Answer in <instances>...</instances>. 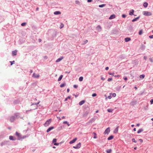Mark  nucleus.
Segmentation results:
<instances>
[{
	"instance_id": "1",
	"label": "nucleus",
	"mask_w": 153,
	"mask_h": 153,
	"mask_svg": "<svg viewBox=\"0 0 153 153\" xmlns=\"http://www.w3.org/2000/svg\"><path fill=\"white\" fill-rule=\"evenodd\" d=\"M51 122V119H49L48 120L45 122V123L44 124V126L45 127L47 126H49V125L50 124Z\"/></svg>"
},
{
	"instance_id": "2",
	"label": "nucleus",
	"mask_w": 153,
	"mask_h": 153,
	"mask_svg": "<svg viewBox=\"0 0 153 153\" xmlns=\"http://www.w3.org/2000/svg\"><path fill=\"white\" fill-rule=\"evenodd\" d=\"M143 15L146 16H150L152 15V13L151 12L148 11H143Z\"/></svg>"
},
{
	"instance_id": "3",
	"label": "nucleus",
	"mask_w": 153,
	"mask_h": 153,
	"mask_svg": "<svg viewBox=\"0 0 153 153\" xmlns=\"http://www.w3.org/2000/svg\"><path fill=\"white\" fill-rule=\"evenodd\" d=\"M81 146V143H79L76 146H74L73 147L75 149H78L80 148Z\"/></svg>"
},
{
	"instance_id": "4",
	"label": "nucleus",
	"mask_w": 153,
	"mask_h": 153,
	"mask_svg": "<svg viewBox=\"0 0 153 153\" xmlns=\"http://www.w3.org/2000/svg\"><path fill=\"white\" fill-rule=\"evenodd\" d=\"M110 128L109 127L104 132V134L105 135L106 134H108L110 131Z\"/></svg>"
},
{
	"instance_id": "5",
	"label": "nucleus",
	"mask_w": 153,
	"mask_h": 153,
	"mask_svg": "<svg viewBox=\"0 0 153 153\" xmlns=\"http://www.w3.org/2000/svg\"><path fill=\"white\" fill-rule=\"evenodd\" d=\"M17 117V116L16 115H15L13 116H12L10 118V121L12 122H13L15 119Z\"/></svg>"
},
{
	"instance_id": "6",
	"label": "nucleus",
	"mask_w": 153,
	"mask_h": 153,
	"mask_svg": "<svg viewBox=\"0 0 153 153\" xmlns=\"http://www.w3.org/2000/svg\"><path fill=\"white\" fill-rule=\"evenodd\" d=\"M39 75L38 74H36L35 73H34L33 75V76L35 78H38L39 77Z\"/></svg>"
},
{
	"instance_id": "7",
	"label": "nucleus",
	"mask_w": 153,
	"mask_h": 153,
	"mask_svg": "<svg viewBox=\"0 0 153 153\" xmlns=\"http://www.w3.org/2000/svg\"><path fill=\"white\" fill-rule=\"evenodd\" d=\"M56 139H54L53 140L52 143H53L54 145L58 146L59 145V143H56Z\"/></svg>"
},
{
	"instance_id": "8",
	"label": "nucleus",
	"mask_w": 153,
	"mask_h": 153,
	"mask_svg": "<svg viewBox=\"0 0 153 153\" xmlns=\"http://www.w3.org/2000/svg\"><path fill=\"white\" fill-rule=\"evenodd\" d=\"M77 140V138H74V139L73 140L70 141L69 142V143L70 144H73V143H74L76 140Z\"/></svg>"
},
{
	"instance_id": "9",
	"label": "nucleus",
	"mask_w": 153,
	"mask_h": 153,
	"mask_svg": "<svg viewBox=\"0 0 153 153\" xmlns=\"http://www.w3.org/2000/svg\"><path fill=\"white\" fill-rule=\"evenodd\" d=\"M116 17L115 15L114 14L111 15L109 18V19H114Z\"/></svg>"
},
{
	"instance_id": "10",
	"label": "nucleus",
	"mask_w": 153,
	"mask_h": 153,
	"mask_svg": "<svg viewBox=\"0 0 153 153\" xmlns=\"http://www.w3.org/2000/svg\"><path fill=\"white\" fill-rule=\"evenodd\" d=\"M119 126H117L115 129L114 131V134H116L118 132V131Z\"/></svg>"
},
{
	"instance_id": "11",
	"label": "nucleus",
	"mask_w": 153,
	"mask_h": 153,
	"mask_svg": "<svg viewBox=\"0 0 153 153\" xmlns=\"http://www.w3.org/2000/svg\"><path fill=\"white\" fill-rule=\"evenodd\" d=\"M63 57H61L60 58H59L57 59L56 60V62H60V61H61L63 59Z\"/></svg>"
},
{
	"instance_id": "12",
	"label": "nucleus",
	"mask_w": 153,
	"mask_h": 153,
	"mask_svg": "<svg viewBox=\"0 0 153 153\" xmlns=\"http://www.w3.org/2000/svg\"><path fill=\"white\" fill-rule=\"evenodd\" d=\"M9 139L10 140H16L15 137H13V136H10L9 137Z\"/></svg>"
},
{
	"instance_id": "13",
	"label": "nucleus",
	"mask_w": 153,
	"mask_h": 153,
	"mask_svg": "<svg viewBox=\"0 0 153 153\" xmlns=\"http://www.w3.org/2000/svg\"><path fill=\"white\" fill-rule=\"evenodd\" d=\"M54 128L53 127H51L49 128L47 130V132H49L50 131H51L52 129H53Z\"/></svg>"
},
{
	"instance_id": "14",
	"label": "nucleus",
	"mask_w": 153,
	"mask_h": 153,
	"mask_svg": "<svg viewBox=\"0 0 153 153\" xmlns=\"http://www.w3.org/2000/svg\"><path fill=\"white\" fill-rule=\"evenodd\" d=\"M17 51L15 50L14 51H13L12 52V55L13 56H16L17 54Z\"/></svg>"
},
{
	"instance_id": "15",
	"label": "nucleus",
	"mask_w": 153,
	"mask_h": 153,
	"mask_svg": "<svg viewBox=\"0 0 153 153\" xmlns=\"http://www.w3.org/2000/svg\"><path fill=\"white\" fill-rule=\"evenodd\" d=\"M85 102V101L84 100H82L79 103V104L80 105H83Z\"/></svg>"
},
{
	"instance_id": "16",
	"label": "nucleus",
	"mask_w": 153,
	"mask_h": 153,
	"mask_svg": "<svg viewBox=\"0 0 153 153\" xmlns=\"http://www.w3.org/2000/svg\"><path fill=\"white\" fill-rule=\"evenodd\" d=\"M131 40V38H130L127 37L125 39V40L126 42H128L130 41Z\"/></svg>"
},
{
	"instance_id": "17",
	"label": "nucleus",
	"mask_w": 153,
	"mask_h": 153,
	"mask_svg": "<svg viewBox=\"0 0 153 153\" xmlns=\"http://www.w3.org/2000/svg\"><path fill=\"white\" fill-rule=\"evenodd\" d=\"M61 13L60 12L58 11H55L54 13V14L55 15H59Z\"/></svg>"
},
{
	"instance_id": "18",
	"label": "nucleus",
	"mask_w": 153,
	"mask_h": 153,
	"mask_svg": "<svg viewBox=\"0 0 153 153\" xmlns=\"http://www.w3.org/2000/svg\"><path fill=\"white\" fill-rule=\"evenodd\" d=\"M134 12V10H131L129 13V14L130 15H133V14Z\"/></svg>"
},
{
	"instance_id": "19",
	"label": "nucleus",
	"mask_w": 153,
	"mask_h": 153,
	"mask_svg": "<svg viewBox=\"0 0 153 153\" xmlns=\"http://www.w3.org/2000/svg\"><path fill=\"white\" fill-rule=\"evenodd\" d=\"M114 138L113 136L111 135L110 136H109L108 138V140H112Z\"/></svg>"
},
{
	"instance_id": "20",
	"label": "nucleus",
	"mask_w": 153,
	"mask_h": 153,
	"mask_svg": "<svg viewBox=\"0 0 153 153\" xmlns=\"http://www.w3.org/2000/svg\"><path fill=\"white\" fill-rule=\"evenodd\" d=\"M66 85V83H64L61 84L60 85V87L61 88H62V87H64V86H65Z\"/></svg>"
},
{
	"instance_id": "21",
	"label": "nucleus",
	"mask_w": 153,
	"mask_h": 153,
	"mask_svg": "<svg viewBox=\"0 0 153 153\" xmlns=\"http://www.w3.org/2000/svg\"><path fill=\"white\" fill-rule=\"evenodd\" d=\"M148 3L146 2H144V3H143V6L145 7H147L148 6Z\"/></svg>"
},
{
	"instance_id": "22",
	"label": "nucleus",
	"mask_w": 153,
	"mask_h": 153,
	"mask_svg": "<svg viewBox=\"0 0 153 153\" xmlns=\"http://www.w3.org/2000/svg\"><path fill=\"white\" fill-rule=\"evenodd\" d=\"M63 77V75H61L59 77V79H58V81H60L62 79V78Z\"/></svg>"
},
{
	"instance_id": "23",
	"label": "nucleus",
	"mask_w": 153,
	"mask_h": 153,
	"mask_svg": "<svg viewBox=\"0 0 153 153\" xmlns=\"http://www.w3.org/2000/svg\"><path fill=\"white\" fill-rule=\"evenodd\" d=\"M16 136H18L19 137H21L19 133L17 132H16Z\"/></svg>"
},
{
	"instance_id": "24",
	"label": "nucleus",
	"mask_w": 153,
	"mask_h": 153,
	"mask_svg": "<svg viewBox=\"0 0 153 153\" xmlns=\"http://www.w3.org/2000/svg\"><path fill=\"white\" fill-rule=\"evenodd\" d=\"M143 131V129H139L137 131V133L139 134L141 132Z\"/></svg>"
},
{
	"instance_id": "25",
	"label": "nucleus",
	"mask_w": 153,
	"mask_h": 153,
	"mask_svg": "<svg viewBox=\"0 0 153 153\" xmlns=\"http://www.w3.org/2000/svg\"><path fill=\"white\" fill-rule=\"evenodd\" d=\"M143 32V30H140L139 32V34L140 35H141L142 34Z\"/></svg>"
},
{
	"instance_id": "26",
	"label": "nucleus",
	"mask_w": 153,
	"mask_h": 153,
	"mask_svg": "<svg viewBox=\"0 0 153 153\" xmlns=\"http://www.w3.org/2000/svg\"><path fill=\"white\" fill-rule=\"evenodd\" d=\"M107 111L109 112H112L113 111V110L112 109H108L107 110Z\"/></svg>"
},
{
	"instance_id": "27",
	"label": "nucleus",
	"mask_w": 153,
	"mask_h": 153,
	"mask_svg": "<svg viewBox=\"0 0 153 153\" xmlns=\"http://www.w3.org/2000/svg\"><path fill=\"white\" fill-rule=\"evenodd\" d=\"M106 5L105 4H101V5H100L99 6L100 7H104Z\"/></svg>"
},
{
	"instance_id": "28",
	"label": "nucleus",
	"mask_w": 153,
	"mask_h": 153,
	"mask_svg": "<svg viewBox=\"0 0 153 153\" xmlns=\"http://www.w3.org/2000/svg\"><path fill=\"white\" fill-rule=\"evenodd\" d=\"M145 77V75L144 74H142L140 76V77L141 78L143 79Z\"/></svg>"
},
{
	"instance_id": "29",
	"label": "nucleus",
	"mask_w": 153,
	"mask_h": 153,
	"mask_svg": "<svg viewBox=\"0 0 153 153\" xmlns=\"http://www.w3.org/2000/svg\"><path fill=\"white\" fill-rule=\"evenodd\" d=\"M83 79V77L82 76L80 77L79 78V80L80 81H82Z\"/></svg>"
},
{
	"instance_id": "30",
	"label": "nucleus",
	"mask_w": 153,
	"mask_h": 153,
	"mask_svg": "<svg viewBox=\"0 0 153 153\" xmlns=\"http://www.w3.org/2000/svg\"><path fill=\"white\" fill-rule=\"evenodd\" d=\"M93 134H94V138L95 139L96 138H97V137H96L97 134L95 132H94Z\"/></svg>"
},
{
	"instance_id": "31",
	"label": "nucleus",
	"mask_w": 153,
	"mask_h": 153,
	"mask_svg": "<svg viewBox=\"0 0 153 153\" xmlns=\"http://www.w3.org/2000/svg\"><path fill=\"white\" fill-rule=\"evenodd\" d=\"M63 123L64 124H67V125L68 126H70V124H69V123L67 121H64L63 122Z\"/></svg>"
},
{
	"instance_id": "32",
	"label": "nucleus",
	"mask_w": 153,
	"mask_h": 153,
	"mask_svg": "<svg viewBox=\"0 0 153 153\" xmlns=\"http://www.w3.org/2000/svg\"><path fill=\"white\" fill-rule=\"evenodd\" d=\"M106 152L107 153H110L111 152V149H110L107 150Z\"/></svg>"
},
{
	"instance_id": "33",
	"label": "nucleus",
	"mask_w": 153,
	"mask_h": 153,
	"mask_svg": "<svg viewBox=\"0 0 153 153\" xmlns=\"http://www.w3.org/2000/svg\"><path fill=\"white\" fill-rule=\"evenodd\" d=\"M138 17H137V18H135V19H133L132 20V22H135V21H136L137 20V19H138Z\"/></svg>"
},
{
	"instance_id": "34",
	"label": "nucleus",
	"mask_w": 153,
	"mask_h": 153,
	"mask_svg": "<svg viewBox=\"0 0 153 153\" xmlns=\"http://www.w3.org/2000/svg\"><path fill=\"white\" fill-rule=\"evenodd\" d=\"M108 74L110 75H111L113 76H114V73H111V72H109L108 73Z\"/></svg>"
},
{
	"instance_id": "35",
	"label": "nucleus",
	"mask_w": 153,
	"mask_h": 153,
	"mask_svg": "<svg viewBox=\"0 0 153 153\" xmlns=\"http://www.w3.org/2000/svg\"><path fill=\"white\" fill-rule=\"evenodd\" d=\"M64 26V25L62 23H61V25H60V28H62V27H63Z\"/></svg>"
},
{
	"instance_id": "36",
	"label": "nucleus",
	"mask_w": 153,
	"mask_h": 153,
	"mask_svg": "<svg viewBox=\"0 0 153 153\" xmlns=\"http://www.w3.org/2000/svg\"><path fill=\"white\" fill-rule=\"evenodd\" d=\"M112 95V96L114 97H115L116 96V94L115 93H113L112 94H111Z\"/></svg>"
},
{
	"instance_id": "37",
	"label": "nucleus",
	"mask_w": 153,
	"mask_h": 153,
	"mask_svg": "<svg viewBox=\"0 0 153 153\" xmlns=\"http://www.w3.org/2000/svg\"><path fill=\"white\" fill-rule=\"evenodd\" d=\"M26 23H23L21 24V25L22 26H25L26 25Z\"/></svg>"
},
{
	"instance_id": "38",
	"label": "nucleus",
	"mask_w": 153,
	"mask_h": 153,
	"mask_svg": "<svg viewBox=\"0 0 153 153\" xmlns=\"http://www.w3.org/2000/svg\"><path fill=\"white\" fill-rule=\"evenodd\" d=\"M149 59L150 61L151 62H153V59H152V58H149Z\"/></svg>"
},
{
	"instance_id": "39",
	"label": "nucleus",
	"mask_w": 153,
	"mask_h": 153,
	"mask_svg": "<svg viewBox=\"0 0 153 153\" xmlns=\"http://www.w3.org/2000/svg\"><path fill=\"white\" fill-rule=\"evenodd\" d=\"M97 96V94L96 93H94L92 94V96L93 97H95Z\"/></svg>"
},
{
	"instance_id": "40",
	"label": "nucleus",
	"mask_w": 153,
	"mask_h": 153,
	"mask_svg": "<svg viewBox=\"0 0 153 153\" xmlns=\"http://www.w3.org/2000/svg\"><path fill=\"white\" fill-rule=\"evenodd\" d=\"M40 102V101H39L37 103H34L33 104V105H38V104H39V103Z\"/></svg>"
},
{
	"instance_id": "41",
	"label": "nucleus",
	"mask_w": 153,
	"mask_h": 153,
	"mask_svg": "<svg viewBox=\"0 0 153 153\" xmlns=\"http://www.w3.org/2000/svg\"><path fill=\"white\" fill-rule=\"evenodd\" d=\"M132 141L133 142H134L135 143L137 142L135 140V139H134V138L132 139Z\"/></svg>"
},
{
	"instance_id": "42",
	"label": "nucleus",
	"mask_w": 153,
	"mask_h": 153,
	"mask_svg": "<svg viewBox=\"0 0 153 153\" xmlns=\"http://www.w3.org/2000/svg\"><path fill=\"white\" fill-rule=\"evenodd\" d=\"M111 80H112V78H109L108 79V82L111 81Z\"/></svg>"
},
{
	"instance_id": "43",
	"label": "nucleus",
	"mask_w": 153,
	"mask_h": 153,
	"mask_svg": "<svg viewBox=\"0 0 153 153\" xmlns=\"http://www.w3.org/2000/svg\"><path fill=\"white\" fill-rule=\"evenodd\" d=\"M14 62L15 61H13V62H12V61L10 62L11 63V65H12L14 63Z\"/></svg>"
},
{
	"instance_id": "44",
	"label": "nucleus",
	"mask_w": 153,
	"mask_h": 153,
	"mask_svg": "<svg viewBox=\"0 0 153 153\" xmlns=\"http://www.w3.org/2000/svg\"><path fill=\"white\" fill-rule=\"evenodd\" d=\"M122 16L123 18H125L126 17V15L125 14H123L122 15Z\"/></svg>"
},
{
	"instance_id": "45",
	"label": "nucleus",
	"mask_w": 153,
	"mask_h": 153,
	"mask_svg": "<svg viewBox=\"0 0 153 153\" xmlns=\"http://www.w3.org/2000/svg\"><path fill=\"white\" fill-rule=\"evenodd\" d=\"M150 102H151V104H152L153 103V99H152L150 100Z\"/></svg>"
},
{
	"instance_id": "46",
	"label": "nucleus",
	"mask_w": 153,
	"mask_h": 153,
	"mask_svg": "<svg viewBox=\"0 0 153 153\" xmlns=\"http://www.w3.org/2000/svg\"><path fill=\"white\" fill-rule=\"evenodd\" d=\"M77 87H78L77 85H74V87L75 88H76Z\"/></svg>"
},
{
	"instance_id": "47",
	"label": "nucleus",
	"mask_w": 153,
	"mask_h": 153,
	"mask_svg": "<svg viewBox=\"0 0 153 153\" xmlns=\"http://www.w3.org/2000/svg\"><path fill=\"white\" fill-rule=\"evenodd\" d=\"M149 38H151V39L153 38V35H151V36H149Z\"/></svg>"
},
{
	"instance_id": "48",
	"label": "nucleus",
	"mask_w": 153,
	"mask_h": 153,
	"mask_svg": "<svg viewBox=\"0 0 153 153\" xmlns=\"http://www.w3.org/2000/svg\"><path fill=\"white\" fill-rule=\"evenodd\" d=\"M111 97H112L111 96V95H109L108 97V98L109 99H111Z\"/></svg>"
},
{
	"instance_id": "49",
	"label": "nucleus",
	"mask_w": 153,
	"mask_h": 153,
	"mask_svg": "<svg viewBox=\"0 0 153 153\" xmlns=\"http://www.w3.org/2000/svg\"><path fill=\"white\" fill-rule=\"evenodd\" d=\"M139 140L141 142V143H142L143 142V140L141 139H140Z\"/></svg>"
},
{
	"instance_id": "50",
	"label": "nucleus",
	"mask_w": 153,
	"mask_h": 153,
	"mask_svg": "<svg viewBox=\"0 0 153 153\" xmlns=\"http://www.w3.org/2000/svg\"><path fill=\"white\" fill-rule=\"evenodd\" d=\"M101 80H103L105 79V78L102 76L101 77Z\"/></svg>"
},
{
	"instance_id": "51",
	"label": "nucleus",
	"mask_w": 153,
	"mask_h": 153,
	"mask_svg": "<svg viewBox=\"0 0 153 153\" xmlns=\"http://www.w3.org/2000/svg\"><path fill=\"white\" fill-rule=\"evenodd\" d=\"M147 59V57L146 56H144V59L145 60H146Z\"/></svg>"
},
{
	"instance_id": "52",
	"label": "nucleus",
	"mask_w": 153,
	"mask_h": 153,
	"mask_svg": "<svg viewBox=\"0 0 153 153\" xmlns=\"http://www.w3.org/2000/svg\"><path fill=\"white\" fill-rule=\"evenodd\" d=\"M123 78L125 80H126L127 79V78L126 77H124Z\"/></svg>"
},
{
	"instance_id": "53",
	"label": "nucleus",
	"mask_w": 153,
	"mask_h": 153,
	"mask_svg": "<svg viewBox=\"0 0 153 153\" xmlns=\"http://www.w3.org/2000/svg\"><path fill=\"white\" fill-rule=\"evenodd\" d=\"M88 2H90L92 1V0H88Z\"/></svg>"
},
{
	"instance_id": "54",
	"label": "nucleus",
	"mask_w": 153,
	"mask_h": 153,
	"mask_svg": "<svg viewBox=\"0 0 153 153\" xmlns=\"http://www.w3.org/2000/svg\"><path fill=\"white\" fill-rule=\"evenodd\" d=\"M97 28H99L100 29H101V27L100 26V25H98L97 26Z\"/></svg>"
},
{
	"instance_id": "55",
	"label": "nucleus",
	"mask_w": 153,
	"mask_h": 153,
	"mask_svg": "<svg viewBox=\"0 0 153 153\" xmlns=\"http://www.w3.org/2000/svg\"><path fill=\"white\" fill-rule=\"evenodd\" d=\"M109 69V68L108 67H106V68H105V70H108Z\"/></svg>"
},
{
	"instance_id": "56",
	"label": "nucleus",
	"mask_w": 153,
	"mask_h": 153,
	"mask_svg": "<svg viewBox=\"0 0 153 153\" xmlns=\"http://www.w3.org/2000/svg\"><path fill=\"white\" fill-rule=\"evenodd\" d=\"M69 90H70L69 89V88H68V89H67V92H68H68H69Z\"/></svg>"
},
{
	"instance_id": "57",
	"label": "nucleus",
	"mask_w": 153,
	"mask_h": 153,
	"mask_svg": "<svg viewBox=\"0 0 153 153\" xmlns=\"http://www.w3.org/2000/svg\"><path fill=\"white\" fill-rule=\"evenodd\" d=\"M67 98L68 99H70L71 98V97L70 96H68L67 97Z\"/></svg>"
},
{
	"instance_id": "58",
	"label": "nucleus",
	"mask_w": 153,
	"mask_h": 153,
	"mask_svg": "<svg viewBox=\"0 0 153 153\" xmlns=\"http://www.w3.org/2000/svg\"><path fill=\"white\" fill-rule=\"evenodd\" d=\"M68 99L67 98H65V101H67V100Z\"/></svg>"
},
{
	"instance_id": "59",
	"label": "nucleus",
	"mask_w": 153,
	"mask_h": 153,
	"mask_svg": "<svg viewBox=\"0 0 153 153\" xmlns=\"http://www.w3.org/2000/svg\"><path fill=\"white\" fill-rule=\"evenodd\" d=\"M39 42H41V39H39Z\"/></svg>"
},
{
	"instance_id": "60",
	"label": "nucleus",
	"mask_w": 153,
	"mask_h": 153,
	"mask_svg": "<svg viewBox=\"0 0 153 153\" xmlns=\"http://www.w3.org/2000/svg\"><path fill=\"white\" fill-rule=\"evenodd\" d=\"M133 130L134 131H136V128H134Z\"/></svg>"
},
{
	"instance_id": "61",
	"label": "nucleus",
	"mask_w": 153,
	"mask_h": 153,
	"mask_svg": "<svg viewBox=\"0 0 153 153\" xmlns=\"http://www.w3.org/2000/svg\"><path fill=\"white\" fill-rule=\"evenodd\" d=\"M62 119H65V117L64 116H63L62 117Z\"/></svg>"
},
{
	"instance_id": "62",
	"label": "nucleus",
	"mask_w": 153,
	"mask_h": 153,
	"mask_svg": "<svg viewBox=\"0 0 153 153\" xmlns=\"http://www.w3.org/2000/svg\"><path fill=\"white\" fill-rule=\"evenodd\" d=\"M114 76L116 77H119V75H118L117 76Z\"/></svg>"
},
{
	"instance_id": "63",
	"label": "nucleus",
	"mask_w": 153,
	"mask_h": 153,
	"mask_svg": "<svg viewBox=\"0 0 153 153\" xmlns=\"http://www.w3.org/2000/svg\"><path fill=\"white\" fill-rule=\"evenodd\" d=\"M134 126V124L132 125L131 126L132 127H133Z\"/></svg>"
},
{
	"instance_id": "64",
	"label": "nucleus",
	"mask_w": 153,
	"mask_h": 153,
	"mask_svg": "<svg viewBox=\"0 0 153 153\" xmlns=\"http://www.w3.org/2000/svg\"><path fill=\"white\" fill-rule=\"evenodd\" d=\"M134 149L135 150L136 149H137V147H134Z\"/></svg>"
}]
</instances>
